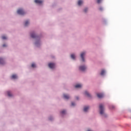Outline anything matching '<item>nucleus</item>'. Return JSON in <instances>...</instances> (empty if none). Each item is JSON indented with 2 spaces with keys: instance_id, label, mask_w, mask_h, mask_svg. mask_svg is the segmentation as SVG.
Here are the masks:
<instances>
[{
  "instance_id": "6",
  "label": "nucleus",
  "mask_w": 131,
  "mask_h": 131,
  "mask_svg": "<svg viewBox=\"0 0 131 131\" xmlns=\"http://www.w3.org/2000/svg\"><path fill=\"white\" fill-rule=\"evenodd\" d=\"M35 3L36 4H38L39 5H40L41 4H42L43 1H42V0H35Z\"/></svg>"
},
{
  "instance_id": "7",
  "label": "nucleus",
  "mask_w": 131,
  "mask_h": 131,
  "mask_svg": "<svg viewBox=\"0 0 131 131\" xmlns=\"http://www.w3.org/2000/svg\"><path fill=\"white\" fill-rule=\"evenodd\" d=\"M84 94H85V95L86 96H87L88 97H91V94H90V93H89V92H88L87 91H85Z\"/></svg>"
},
{
  "instance_id": "26",
  "label": "nucleus",
  "mask_w": 131,
  "mask_h": 131,
  "mask_svg": "<svg viewBox=\"0 0 131 131\" xmlns=\"http://www.w3.org/2000/svg\"><path fill=\"white\" fill-rule=\"evenodd\" d=\"M35 45H36V46H37V45H38V42H37V41H36V42H35Z\"/></svg>"
},
{
  "instance_id": "27",
  "label": "nucleus",
  "mask_w": 131,
  "mask_h": 131,
  "mask_svg": "<svg viewBox=\"0 0 131 131\" xmlns=\"http://www.w3.org/2000/svg\"><path fill=\"white\" fill-rule=\"evenodd\" d=\"M99 10H100L101 11H102V10H103L102 8H100Z\"/></svg>"
},
{
  "instance_id": "13",
  "label": "nucleus",
  "mask_w": 131,
  "mask_h": 131,
  "mask_svg": "<svg viewBox=\"0 0 131 131\" xmlns=\"http://www.w3.org/2000/svg\"><path fill=\"white\" fill-rule=\"evenodd\" d=\"M82 3H83L82 1L79 0V1H78V5L79 6H81V5L82 4Z\"/></svg>"
},
{
  "instance_id": "3",
  "label": "nucleus",
  "mask_w": 131,
  "mask_h": 131,
  "mask_svg": "<svg viewBox=\"0 0 131 131\" xmlns=\"http://www.w3.org/2000/svg\"><path fill=\"white\" fill-rule=\"evenodd\" d=\"M85 54H86L85 52H83L82 53H81V54H80V57L83 62H84L85 61L84 56H85Z\"/></svg>"
},
{
  "instance_id": "4",
  "label": "nucleus",
  "mask_w": 131,
  "mask_h": 131,
  "mask_svg": "<svg viewBox=\"0 0 131 131\" xmlns=\"http://www.w3.org/2000/svg\"><path fill=\"white\" fill-rule=\"evenodd\" d=\"M86 69V67L85 65H83L79 67V70H81L82 71H84Z\"/></svg>"
},
{
  "instance_id": "23",
  "label": "nucleus",
  "mask_w": 131,
  "mask_h": 131,
  "mask_svg": "<svg viewBox=\"0 0 131 131\" xmlns=\"http://www.w3.org/2000/svg\"><path fill=\"white\" fill-rule=\"evenodd\" d=\"M88 10V9L87 8H85V9H84V12H85V13H86Z\"/></svg>"
},
{
  "instance_id": "15",
  "label": "nucleus",
  "mask_w": 131,
  "mask_h": 131,
  "mask_svg": "<svg viewBox=\"0 0 131 131\" xmlns=\"http://www.w3.org/2000/svg\"><path fill=\"white\" fill-rule=\"evenodd\" d=\"M105 73V70H104V69H103L102 70H101V75H104V74Z\"/></svg>"
},
{
  "instance_id": "8",
  "label": "nucleus",
  "mask_w": 131,
  "mask_h": 131,
  "mask_svg": "<svg viewBox=\"0 0 131 131\" xmlns=\"http://www.w3.org/2000/svg\"><path fill=\"white\" fill-rule=\"evenodd\" d=\"M97 95L98 98H102L104 96L103 94L101 93H98Z\"/></svg>"
},
{
  "instance_id": "31",
  "label": "nucleus",
  "mask_w": 131,
  "mask_h": 131,
  "mask_svg": "<svg viewBox=\"0 0 131 131\" xmlns=\"http://www.w3.org/2000/svg\"><path fill=\"white\" fill-rule=\"evenodd\" d=\"M113 108H114V106H113Z\"/></svg>"
},
{
  "instance_id": "10",
  "label": "nucleus",
  "mask_w": 131,
  "mask_h": 131,
  "mask_svg": "<svg viewBox=\"0 0 131 131\" xmlns=\"http://www.w3.org/2000/svg\"><path fill=\"white\" fill-rule=\"evenodd\" d=\"M5 61L2 58H0V64H4Z\"/></svg>"
},
{
  "instance_id": "28",
  "label": "nucleus",
  "mask_w": 131,
  "mask_h": 131,
  "mask_svg": "<svg viewBox=\"0 0 131 131\" xmlns=\"http://www.w3.org/2000/svg\"><path fill=\"white\" fill-rule=\"evenodd\" d=\"M3 47H6V45L4 44V45H3Z\"/></svg>"
},
{
  "instance_id": "25",
  "label": "nucleus",
  "mask_w": 131,
  "mask_h": 131,
  "mask_svg": "<svg viewBox=\"0 0 131 131\" xmlns=\"http://www.w3.org/2000/svg\"><path fill=\"white\" fill-rule=\"evenodd\" d=\"M74 105H75V103H74V102H72V105L74 106Z\"/></svg>"
},
{
  "instance_id": "20",
  "label": "nucleus",
  "mask_w": 131,
  "mask_h": 131,
  "mask_svg": "<svg viewBox=\"0 0 131 131\" xmlns=\"http://www.w3.org/2000/svg\"><path fill=\"white\" fill-rule=\"evenodd\" d=\"M32 67H36V64H35V63H33L32 64Z\"/></svg>"
},
{
  "instance_id": "30",
  "label": "nucleus",
  "mask_w": 131,
  "mask_h": 131,
  "mask_svg": "<svg viewBox=\"0 0 131 131\" xmlns=\"http://www.w3.org/2000/svg\"><path fill=\"white\" fill-rule=\"evenodd\" d=\"M88 131H91V130H88Z\"/></svg>"
},
{
  "instance_id": "22",
  "label": "nucleus",
  "mask_w": 131,
  "mask_h": 131,
  "mask_svg": "<svg viewBox=\"0 0 131 131\" xmlns=\"http://www.w3.org/2000/svg\"><path fill=\"white\" fill-rule=\"evenodd\" d=\"M2 38L3 39H6L7 37L5 35H4L3 36H2Z\"/></svg>"
},
{
  "instance_id": "2",
  "label": "nucleus",
  "mask_w": 131,
  "mask_h": 131,
  "mask_svg": "<svg viewBox=\"0 0 131 131\" xmlns=\"http://www.w3.org/2000/svg\"><path fill=\"white\" fill-rule=\"evenodd\" d=\"M17 13L19 15H24V14H25V12H24L23 9H18L17 10Z\"/></svg>"
},
{
  "instance_id": "5",
  "label": "nucleus",
  "mask_w": 131,
  "mask_h": 131,
  "mask_svg": "<svg viewBox=\"0 0 131 131\" xmlns=\"http://www.w3.org/2000/svg\"><path fill=\"white\" fill-rule=\"evenodd\" d=\"M55 66V63H49V67H50V68H54Z\"/></svg>"
},
{
  "instance_id": "24",
  "label": "nucleus",
  "mask_w": 131,
  "mask_h": 131,
  "mask_svg": "<svg viewBox=\"0 0 131 131\" xmlns=\"http://www.w3.org/2000/svg\"><path fill=\"white\" fill-rule=\"evenodd\" d=\"M102 2V0H97L98 4H100Z\"/></svg>"
},
{
  "instance_id": "29",
  "label": "nucleus",
  "mask_w": 131,
  "mask_h": 131,
  "mask_svg": "<svg viewBox=\"0 0 131 131\" xmlns=\"http://www.w3.org/2000/svg\"><path fill=\"white\" fill-rule=\"evenodd\" d=\"M76 99H79L78 97H76Z\"/></svg>"
},
{
  "instance_id": "19",
  "label": "nucleus",
  "mask_w": 131,
  "mask_h": 131,
  "mask_svg": "<svg viewBox=\"0 0 131 131\" xmlns=\"http://www.w3.org/2000/svg\"><path fill=\"white\" fill-rule=\"evenodd\" d=\"M71 57L72 59H75V55H74V54H72V55H71Z\"/></svg>"
},
{
  "instance_id": "21",
  "label": "nucleus",
  "mask_w": 131,
  "mask_h": 131,
  "mask_svg": "<svg viewBox=\"0 0 131 131\" xmlns=\"http://www.w3.org/2000/svg\"><path fill=\"white\" fill-rule=\"evenodd\" d=\"M61 113V114H65V113H66V111H62Z\"/></svg>"
},
{
  "instance_id": "14",
  "label": "nucleus",
  "mask_w": 131,
  "mask_h": 131,
  "mask_svg": "<svg viewBox=\"0 0 131 131\" xmlns=\"http://www.w3.org/2000/svg\"><path fill=\"white\" fill-rule=\"evenodd\" d=\"M7 94L8 96H9V97H11V96H12V95L10 91H8Z\"/></svg>"
},
{
  "instance_id": "9",
  "label": "nucleus",
  "mask_w": 131,
  "mask_h": 131,
  "mask_svg": "<svg viewBox=\"0 0 131 131\" xmlns=\"http://www.w3.org/2000/svg\"><path fill=\"white\" fill-rule=\"evenodd\" d=\"M63 97L65 98V99H69L70 96L69 95H67L66 94H63Z\"/></svg>"
},
{
  "instance_id": "12",
  "label": "nucleus",
  "mask_w": 131,
  "mask_h": 131,
  "mask_svg": "<svg viewBox=\"0 0 131 131\" xmlns=\"http://www.w3.org/2000/svg\"><path fill=\"white\" fill-rule=\"evenodd\" d=\"M31 37H33V38H34L35 37H36V35L35 33H31Z\"/></svg>"
},
{
  "instance_id": "1",
  "label": "nucleus",
  "mask_w": 131,
  "mask_h": 131,
  "mask_svg": "<svg viewBox=\"0 0 131 131\" xmlns=\"http://www.w3.org/2000/svg\"><path fill=\"white\" fill-rule=\"evenodd\" d=\"M104 106L103 105V104H100L99 105V111H100V114H101V115H103V116H106V115L104 113Z\"/></svg>"
},
{
  "instance_id": "16",
  "label": "nucleus",
  "mask_w": 131,
  "mask_h": 131,
  "mask_svg": "<svg viewBox=\"0 0 131 131\" xmlns=\"http://www.w3.org/2000/svg\"><path fill=\"white\" fill-rule=\"evenodd\" d=\"M17 76L16 74H13L12 75V78L15 79V78H17Z\"/></svg>"
},
{
  "instance_id": "17",
  "label": "nucleus",
  "mask_w": 131,
  "mask_h": 131,
  "mask_svg": "<svg viewBox=\"0 0 131 131\" xmlns=\"http://www.w3.org/2000/svg\"><path fill=\"white\" fill-rule=\"evenodd\" d=\"M81 86L82 84H76L75 85V88H81Z\"/></svg>"
},
{
  "instance_id": "18",
  "label": "nucleus",
  "mask_w": 131,
  "mask_h": 131,
  "mask_svg": "<svg viewBox=\"0 0 131 131\" xmlns=\"http://www.w3.org/2000/svg\"><path fill=\"white\" fill-rule=\"evenodd\" d=\"M28 24H29V21L28 20L26 21V22L25 23V26H27Z\"/></svg>"
},
{
  "instance_id": "11",
  "label": "nucleus",
  "mask_w": 131,
  "mask_h": 131,
  "mask_svg": "<svg viewBox=\"0 0 131 131\" xmlns=\"http://www.w3.org/2000/svg\"><path fill=\"white\" fill-rule=\"evenodd\" d=\"M89 108V106H84L83 111H85V112H86V111H87V110H88Z\"/></svg>"
}]
</instances>
